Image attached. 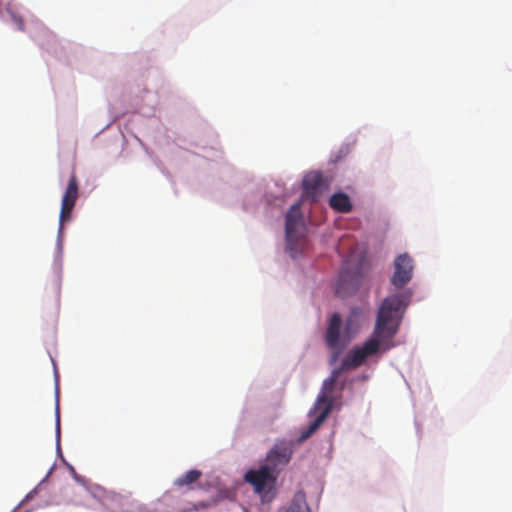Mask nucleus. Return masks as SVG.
Listing matches in <instances>:
<instances>
[{
    "instance_id": "14",
    "label": "nucleus",
    "mask_w": 512,
    "mask_h": 512,
    "mask_svg": "<svg viewBox=\"0 0 512 512\" xmlns=\"http://www.w3.org/2000/svg\"><path fill=\"white\" fill-rule=\"evenodd\" d=\"M348 278V275H347V272L346 271H343L340 275V279H339V283H338V286H337V293H340V289H341V284L342 282L346 281Z\"/></svg>"
},
{
    "instance_id": "13",
    "label": "nucleus",
    "mask_w": 512,
    "mask_h": 512,
    "mask_svg": "<svg viewBox=\"0 0 512 512\" xmlns=\"http://www.w3.org/2000/svg\"><path fill=\"white\" fill-rule=\"evenodd\" d=\"M8 12L11 15V19L16 24L17 28L20 31H24V22H23L22 17L15 14L14 12H11L10 9H8Z\"/></svg>"
},
{
    "instance_id": "4",
    "label": "nucleus",
    "mask_w": 512,
    "mask_h": 512,
    "mask_svg": "<svg viewBox=\"0 0 512 512\" xmlns=\"http://www.w3.org/2000/svg\"><path fill=\"white\" fill-rule=\"evenodd\" d=\"M292 453L293 450L289 443H277L268 452L265 464L279 474L280 468L289 463Z\"/></svg>"
},
{
    "instance_id": "2",
    "label": "nucleus",
    "mask_w": 512,
    "mask_h": 512,
    "mask_svg": "<svg viewBox=\"0 0 512 512\" xmlns=\"http://www.w3.org/2000/svg\"><path fill=\"white\" fill-rule=\"evenodd\" d=\"M277 477L278 473L264 464L259 469L246 472L244 479L254 487L257 493L262 494L266 488L274 487Z\"/></svg>"
},
{
    "instance_id": "6",
    "label": "nucleus",
    "mask_w": 512,
    "mask_h": 512,
    "mask_svg": "<svg viewBox=\"0 0 512 512\" xmlns=\"http://www.w3.org/2000/svg\"><path fill=\"white\" fill-rule=\"evenodd\" d=\"M303 230V221L300 204L296 203L290 207L286 214L285 233L287 240L297 239Z\"/></svg>"
},
{
    "instance_id": "8",
    "label": "nucleus",
    "mask_w": 512,
    "mask_h": 512,
    "mask_svg": "<svg viewBox=\"0 0 512 512\" xmlns=\"http://www.w3.org/2000/svg\"><path fill=\"white\" fill-rule=\"evenodd\" d=\"M340 370H335L332 372V375L323 382L322 391L319 394L317 401L315 403L314 409L315 411L321 412L323 409L327 407L332 409L333 405V397L332 393L334 390L335 383L338 379Z\"/></svg>"
},
{
    "instance_id": "11",
    "label": "nucleus",
    "mask_w": 512,
    "mask_h": 512,
    "mask_svg": "<svg viewBox=\"0 0 512 512\" xmlns=\"http://www.w3.org/2000/svg\"><path fill=\"white\" fill-rule=\"evenodd\" d=\"M329 413H330L329 407H327L326 409H323L321 412H319L316 419L309 425V427L306 430H304L301 433L299 440L304 441V440L308 439L320 427V425L324 422V420L327 418Z\"/></svg>"
},
{
    "instance_id": "9",
    "label": "nucleus",
    "mask_w": 512,
    "mask_h": 512,
    "mask_svg": "<svg viewBox=\"0 0 512 512\" xmlns=\"http://www.w3.org/2000/svg\"><path fill=\"white\" fill-rule=\"evenodd\" d=\"M342 320L338 313H334L329 321V325L326 331V343L332 349H340V332H341Z\"/></svg>"
},
{
    "instance_id": "15",
    "label": "nucleus",
    "mask_w": 512,
    "mask_h": 512,
    "mask_svg": "<svg viewBox=\"0 0 512 512\" xmlns=\"http://www.w3.org/2000/svg\"><path fill=\"white\" fill-rule=\"evenodd\" d=\"M73 476H74V479H75L76 481L82 482L81 477H80V476H78L74 470H73Z\"/></svg>"
},
{
    "instance_id": "1",
    "label": "nucleus",
    "mask_w": 512,
    "mask_h": 512,
    "mask_svg": "<svg viewBox=\"0 0 512 512\" xmlns=\"http://www.w3.org/2000/svg\"><path fill=\"white\" fill-rule=\"evenodd\" d=\"M411 292L402 291L386 297L377 314L375 330L361 347L352 350L342 361L341 370L357 368L366 358L376 354L382 342L392 339L400 326Z\"/></svg>"
},
{
    "instance_id": "7",
    "label": "nucleus",
    "mask_w": 512,
    "mask_h": 512,
    "mask_svg": "<svg viewBox=\"0 0 512 512\" xmlns=\"http://www.w3.org/2000/svg\"><path fill=\"white\" fill-rule=\"evenodd\" d=\"M302 186V199L316 202L324 186L322 174L317 171L307 173L303 178Z\"/></svg>"
},
{
    "instance_id": "16",
    "label": "nucleus",
    "mask_w": 512,
    "mask_h": 512,
    "mask_svg": "<svg viewBox=\"0 0 512 512\" xmlns=\"http://www.w3.org/2000/svg\"><path fill=\"white\" fill-rule=\"evenodd\" d=\"M287 512H296L294 509L290 508Z\"/></svg>"
},
{
    "instance_id": "12",
    "label": "nucleus",
    "mask_w": 512,
    "mask_h": 512,
    "mask_svg": "<svg viewBox=\"0 0 512 512\" xmlns=\"http://www.w3.org/2000/svg\"><path fill=\"white\" fill-rule=\"evenodd\" d=\"M202 476V472L200 470L192 469L186 472L181 477L177 478L174 481V485L177 487L190 486L197 482Z\"/></svg>"
},
{
    "instance_id": "10",
    "label": "nucleus",
    "mask_w": 512,
    "mask_h": 512,
    "mask_svg": "<svg viewBox=\"0 0 512 512\" xmlns=\"http://www.w3.org/2000/svg\"><path fill=\"white\" fill-rule=\"evenodd\" d=\"M330 206L337 212L348 213L352 210L350 198L345 193H335L329 200Z\"/></svg>"
},
{
    "instance_id": "3",
    "label": "nucleus",
    "mask_w": 512,
    "mask_h": 512,
    "mask_svg": "<svg viewBox=\"0 0 512 512\" xmlns=\"http://www.w3.org/2000/svg\"><path fill=\"white\" fill-rule=\"evenodd\" d=\"M78 197L79 184L75 173H72L61 200V210L59 214L60 231L62 230L63 224L70 221Z\"/></svg>"
},
{
    "instance_id": "5",
    "label": "nucleus",
    "mask_w": 512,
    "mask_h": 512,
    "mask_svg": "<svg viewBox=\"0 0 512 512\" xmlns=\"http://www.w3.org/2000/svg\"><path fill=\"white\" fill-rule=\"evenodd\" d=\"M394 268L395 271L391 282L395 287L402 288L412 278L413 260L408 254H401L395 259Z\"/></svg>"
}]
</instances>
